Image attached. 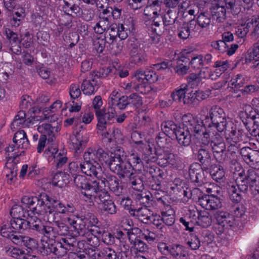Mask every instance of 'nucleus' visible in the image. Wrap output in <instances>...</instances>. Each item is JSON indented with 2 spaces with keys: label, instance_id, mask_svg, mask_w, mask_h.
Masks as SVG:
<instances>
[{
  "label": "nucleus",
  "instance_id": "f8f14e48",
  "mask_svg": "<svg viewBox=\"0 0 259 259\" xmlns=\"http://www.w3.org/2000/svg\"><path fill=\"white\" fill-rule=\"evenodd\" d=\"M152 148L149 147L148 151H147V155H149V157L148 158L147 161L156 160L157 163L161 166H165L168 164L172 163L174 162V155L171 153L169 150H165L164 149H156L155 150V154L156 156V159H155V157L153 156L150 155V154L152 155Z\"/></svg>",
  "mask_w": 259,
  "mask_h": 259
},
{
  "label": "nucleus",
  "instance_id": "2eb2a0df",
  "mask_svg": "<svg viewBox=\"0 0 259 259\" xmlns=\"http://www.w3.org/2000/svg\"><path fill=\"white\" fill-rule=\"evenodd\" d=\"M1 233L4 237L10 239L14 244L30 247V242L33 240L28 236H23L16 232L6 230V225L2 227Z\"/></svg>",
  "mask_w": 259,
  "mask_h": 259
},
{
  "label": "nucleus",
  "instance_id": "69168bd1",
  "mask_svg": "<svg viewBox=\"0 0 259 259\" xmlns=\"http://www.w3.org/2000/svg\"><path fill=\"white\" fill-rule=\"evenodd\" d=\"M210 175L214 180L219 182L223 179L225 176L224 169L220 166H215L211 170Z\"/></svg>",
  "mask_w": 259,
  "mask_h": 259
},
{
  "label": "nucleus",
  "instance_id": "39448f33",
  "mask_svg": "<svg viewBox=\"0 0 259 259\" xmlns=\"http://www.w3.org/2000/svg\"><path fill=\"white\" fill-rule=\"evenodd\" d=\"M206 118L210 120L208 126L215 127L219 132H223L227 127L233 125L232 122L227 121L224 110L217 105L211 107Z\"/></svg>",
  "mask_w": 259,
  "mask_h": 259
},
{
  "label": "nucleus",
  "instance_id": "09e8293b",
  "mask_svg": "<svg viewBox=\"0 0 259 259\" xmlns=\"http://www.w3.org/2000/svg\"><path fill=\"white\" fill-rule=\"evenodd\" d=\"M101 210L106 213L114 214L117 212V208L114 202L110 199L103 203L100 204Z\"/></svg>",
  "mask_w": 259,
  "mask_h": 259
},
{
  "label": "nucleus",
  "instance_id": "ddd939ff",
  "mask_svg": "<svg viewBox=\"0 0 259 259\" xmlns=\"http://www.w3.org/2000/svg\"><path fill=\"white\" fill-rule=\"evenodd\" d=\"M98 180L100 181V183L104 187L106 186V184L111 191L117 196L121 195L123 190L122 186L119 183V180L115 176L111 175H106V177L103 176H98L97 175Z\"/></svg>",
  "mask_w": 259,
  "mask_h": 259
},
{
  "label": "nucleus",
  "instance_id": "774afa93",
  "mask_svg": "<svg viewBox=\"0 0 259 259\" xmlns=\"http://www.w3.org/2000/svg\"><path fill=\"white\" fill-rule=\"evenodd\" d=\"M235 184L239 189V191L243 193L247 192L248 186H249L248 182L244 178H241V177L237 179Z\"/></svg>",
  "mask_w": 259,
  "mask_h": 259
},
{
  "label": "nucleus",
  "instance_id": "49530a36",
  "mask_svg": "<svg viewBox=\"0 0 259 259\" xmlns=\"http://www.w3.org/2000/svg\"><path fill=\"white\" fill-rule=\"evenodd\" d=\"M230 199L236 202H239L241 199V194L235 184L229 185L228 187Z\"/></svg>",
  "mask_w": 259,
  "mask_h": 259
},
{
  "label": "nucleus",
  "instance_id": "f704fd0d",
  "mask_svg": "<svg viewBox=\"0 0 259 259\" xmlns=\"http://www.w3.org/2000/svg\"><path fill=\"white\" fill-rule=\"evenodd\" d=\"M201 134H202V137L201 138L200 146H203L204 147H207L209 144L211 145L212 141L215 139V134L210 131H207L204 127L202 132L200 133V134L196 137L198 138L199 136L201 135Z\"/></svg>",
  "mask_w": 259,
  "mask_h": 259
},
{
  "label": "nucleus",
  "instance_id": "412c9836",
  "mask_svg": "<svg viewBox=\"0 0 259 259\" xmlns=\"http://www.w3.org/2000/svg\"><path fill=\"white\" fill-rule=\"evenodd\" d=\"M88 142V139L87 137H83L80 134L78 133L71 137L69 144L70 149L73 150L75 153H80Z\"/></svg>",
  "mask_w": 259,
  "mask_h": 259
},
{
  "label": "nucleus",
  "instance_id": "0eeeda50",
  "mask_svg": "<svg viewBox=\"0 0 259 259\" xmlns=\"http://www.w3.org/2000/svg\"><path fill=\"white\" fill-rule=\"evenodd\" d=\"M73 178L74 183L78 188L81 189V194L84 196H93L95 190L99 187L98 179L93 181H89L85 176L77 175Z\"/></svg>",
  "mask_w": 259,
  "mask_h": 259
},
{
  "label": "nucleus",
  "instance_id": "0e129e2a",
  "mask_svg": "<svg viewBox=\"0 0 259 259\" xmlns=\"http://www.w3.org/2000/svg\"><path fill=\"white\" fill-rule=\"evenodd\" d=\"M248 23H250V27L252 26L253 27L251 34V38L256 40L259 38V17L252 18Z\"/></svg>",
  "mask_w": 259,
  "mask_h": 259
},
{
  "label": "nucleus",
  "instance_id": "052dcab7",
  "mask_svg": "<svg viewBox=\"0 0 259 259\" xmlns=\"http://www.w3.org/2000/svg\"><path fill=\"white\" fill-rule=\"evenodd\" d=\"M151 223L162 232L165 233L166 231V228L164 225L161 216L153 214L150 221V223Z\"/></svg>",
  "mask_w": 259,
  "mask_h": 259
},
{
  "label": "nucleus",
  "instance_id": "9d476101",
  "mask_svg": "<svg viewBox=\"0 0 259 259\" xmlns=\"http://www.w3.org/2000/svg\"><path fill=\"white\" fill-rule=\"evenodd\" d=\"M77 243L74 237L61 238L60 241L55 243L51 252L59 256H64L68 251L73 250Z\"/></svg>",
  "mask_w": 259,
  "mask_h": 259
},
{
  "label": "nucleus",
  "instance_id": "bf43d9fd",
  "mask_svg": "<svg viewBox=\"0 0 259 259\" xmlns=\"http://www.w3.org/2000/svg\"><path fill=\"white\" fill-rule=\"evenodd\" d=\"M129 105H132L136 108L142 106L143 104L142 98L137 93H132L127 96Z\"/></svg>",
  "mask_w": 259,
  "mask_h": 259
},
{
  "label": "nucleus",
  "instance_id": "20e7f679",
  "mask_svg": "<svg viewBox=\"0 0 259 259\" xmlns=\"http://www.w3.org/2000/svg\"><path fill=\"white\" fill-rule=\"evenodd\" d=\"M186 122V127L179 126L175 132L176 139L180 145L188 146L191 143V135L198 136L203 130V122L191 115L186 116L183 118Z\"/></svg>",
  "mask_w": 259,
  "mask_h": 259
},
{
  "label": "nucleus",
  "instance_id": "680f3d73",
  "mask_svg": "<svg viewBox=\"0 0 259 259\" xmlns=\"http://www.w3.org/2000/svg\"><path fill=\"white\" fill-rule=\"evenodd\" d=\"M101 257L103 259H118L117 253L111 247H105L101 250Z\"/></svg>",
  "mask_w": 259,
  "mask_h": 259
},
{
  "label": "nucleus",
  "instance_id": "c756f323",
  "mask_svg": "<svg viewBox=\"0 0 259 259\" xmlns=\"http://www.w3.org/2000/svg\"><path fill=\"white\" fill-rule=\"evenodd\" d=\"M14 159L12 158V156L9 157L7 162L6 163V177L8 180L13 181L14 178L17 175V171L18 170L17 164L14 161Z\"/></svg>",
  "mask_w": 259,
  "mask_h": 259
},
{
  "label": "nucleus",
  "instance_id": "7ed1b4c3",
  "mask_svg": "<svg viewBox=\"0 0 259 259\" xmlns=\"http://www.w3.org/2000/svg\"><path fill=\"white\" fill-rule=\"evenodd\" d=\"M69 212L67 218L69 224L75 229L74 235L84 236L89 232L94 234H101L100 222L96 216L92 213H87L84 216L71 215Z\"/></svg>",
  "mask_w": 259,
  "mask_h": 259
},
{
  "label": "nucleus",
  "instance_id": "1a4fd4ad",
  "mask_svg": "<svg viewBox=\"0 0 259 259\" xmlns=\"http://www.w3.org/2000/svg\"><path fill=\"white\" fill-rule=\"evenodd\" d=\"M116 114L115 109L113 108H108L106 112L103 110L97 111L96 115L98 120L97 125L98 130L103 131L106 130L114 121Z\"/></svg>",
  "mask_w": 259,
  "mask_h": 259
},
{
  "label": "nucleus",
  "instance_id": "cd10ccee",
  "mask_svg": "<svg viewBox=\"0 0 259 259\" xmlns=\"http://www.w3.org/2000/svg\"><path fill=\"white\" fill-rule=\"evenodd\" d=\"M215 218L217 222L222 225L232 227L234 225V217L226 211H218L215 214Z\"/></svg>",
  "mask_w": 259,
  "mask_h": 259
},
{
  "label": "nucleus",
  "instance_id": "393cba45",
  "mask_svg": "<svg viewBox=\"0 0 259 259\" xmlns=\"http://www.w3.org/2000/svg\"><path fill=\"white\" fill-rule=\"evenodd\" d=\"M145 170L149 173L155 181V186L152 185L153 189L158 190L160 188L161 179H162L163 172L156 165L148 166L146 167Z\"/></svg>",
  "mask_w": 259,
  "mask_h": 259
},
{
  "label": "nucleus",
  "instance_id": "8fccbe9b",
  "mask_svg": "<svg viewBox=\"0 0 259 259\" xmlns=\"http://www.w3.org/2000/svg\"><path fill=\"white\" fill-rule=\"evenodd\" d=\"M225 8L233 15H237L241 11L240 4L236 3V0H224Z\"/></svg>",
  "mask_w": 259,
  "mask_h": 259
},
{
  "label": "nucleus",
  "instance_id": "aec40b11",
  "mask_svg": "<svg viewBox=\"0 0 259 259\" xmlns=\"http://www.w3.org/2000/svg\"><path fill=\"white\" fill-rule=\"evenodd\" d=\"M161 19L166 33L170 35H172L175 33V30L172 29V25L176 23L177 19L176 12L168 10L164 16H161Z\"/></svg>",
  "mask_w": 259,
  "mask_h": 259
},
{
  "label": "nucleus",
  "instance_id": "603ef678",
  "mask_svg": "<svg viewBox=\"0 0 259 259\" xmlns=\"http://www.w3.org/2000/svg\"><path fill=\"white\" fill-rule=\"evenodd\" d=\"M245 162L252 167H259V151L253 150Z\"/></svg>",
  "mask_w": 259,
  "mask_h": 259
},
{
  "label": "nucleus",
  "instance_id": "4d7b16f0",
  "mask_svg": "<svg viewBox=\"0 0 259 259\" xmlns=\"http://www.w3.org/2000/svg\"><path fill=\"white\" fill-rule=\"evenodd\" d=\"M230 82L232 85V88L239 89L245 83V78L241 74H238L235 75L230 80Z\"/></svg>",
  "mask_w": 259,
  "mask_h": 259
},
{
  "label": "nucleus",
  "instance_id": "f257e3e1",
  "mask_svg": "<svg viewBox=\"0 0 259 259\" xmlns=\"http://www.w3.org/2000/svg\"><path fill=\"white\" fill-rule=\"evenodd\" d=\"M21 202L34 214H53L55 220L57 219L59 214H68L74 212L75 208L72 205L65 206L60 201L53 198L46 194L37 196H24Z\"/></svg>",
  "mask_w": 259,
  "mask_h": 259
},
{
  "label": "nucleus",
  "instance_id": "a19ab883",
  "mask_svg": "<svg viewBox=\"0 0 259 259\" xmlns=\"http://www.w3.org/2000/svg\"><path fill=\"white\" fill-rule=\"evenodd\" d=\"M127 234L129 240L131 243L133 242V245L138 251L144 252L147 249V245L143 241L136 238L134 240H133V238L135 237L133 233L128 230Z\"/></svg>",
  "mask_w": 259,
  "mask_h": 259
},
{
  "label": "nucleus",
  "instance_id": "9b49d317",
  "mask_svg": "<svg viewBox=\"0 0 259 259\" xmlns=\"http://www.w3.org/2000/svg\"><path fill=\"white\" fill-rule=\"evenodd\" d=\"M125 155L122 149L117 148L114 152H112L109 156L108 154V158L103 161V164L109 168L111 171L115 173L120 169V165L123 160H125Z\"/></svg>",
  "mask_w": 259,
  "mask_h": 259
},
{
  "label": "nucleus",
  "instance_id": "58836bf2",
  "mask_svg": "<svg viewBox=\"0 0 259 259\" xmlns=\"http://www.w3.org/2000/svg\"><path fill=\"white\" fill-rule=\"evenodd\" d=\"M111 69L109 67L106 68H102L98 71H94L90 74V78L95 85L98 84V78H104L106 77L111 72Z\"/></svg>",
  "mask_w": 259,
  "mask_h": 259
},
{
  "label": "nucleus",
  "instance_id": "5fc2aeb1",
  "mask_svg": "<svg viewBox=\"0 0 259 259\" xmlns=\"http://www.w3.org/2000/svg\"><path fill=\"white\" fill-rule=\"evenodd\" d=\"M153 23L151 24L152 29L157 34H162L164 32H166L165 29L163 25L161 24V17H153Z\"/></svg>",
  "mask_w": 259,
  "mask_h": 259
},
{
  "label": "nucleus",
  "instance_id": "4468645a",
  "mask_svg": "<svg viewBox=\"0 0 259 259\" xmlns=\"http://www.w3.org/2000/svg\"><path fill=\"white\" fill-rule=\"evenodd\" d=\"M198 202L203 208L209 210L218 209L222 205L221 198L214 194L202 195L199 197Z\"/></svg>",
  "mask_w": 259,
  "mask_h": 259
},
{
  "label": "nucleus",
  "instance_id": "6e6552de",
  "mask_svg": "<svg viewBox=\"0 0 259 259\" xmlns=\"http://www.w3.org/2000/svg\"><path fill=\"white\" fill-rule=\"evenodd\" d=\"M224 131L228 135L226 140L230 143L229 151H232L231 155L235 154V151L239 148L238 143L242 141V133L237 130L236 125L234 124L227 127Z\"/></svg>",
  "mask_w": 259,
  "mask_h": 259
},
{
  "label": "nucleus",
  "instance_id": "e2e57ef3",
  "mask_svg": "<svg viewBox=\"0 0 259 259\" xmlns=\"http://www.w3.org/2000/svg\"><path fill=\"white\" fill-rule=\"evenodd\" d=\"M26 114L23 110H21L18 112L17 115L15 117L11 125L14 128L20 126L25 124Z\"/></svg>",
  "mask_w": 259,
  "mask_h": 259
},
{
  "label": "nucleus",
  "instance_id": "c85d7f7f",
  "mask_svg": "<svg viewBox=\"0 0 259 259\" xmlns=\"http://www.w3.org/2000/svg\"><path fill=\"white\" fill-rule=\"evenodd\" d=\"M197 159L203 166H209L211 160V153L209 149L203 146H200L197 152Z\"/></svg>",
  "mask_w": 259,
  "mask_h": 259
},
{
  "label": "nucleus",
  "instance_id": "a878e982",
  "mask_svg": "<svg viewBox=\"0 0 259 259\" xmlns=\"http://www.w3.org/2000/svg\"><path fill=\"white\" fill-rule=\"evenodd\" d=\"M97 183H98L99 187H98L97 189L94 190L95 192L94 194H92L93 196H87L86 197L91 200L94 198L97 200L100 201L101 204L109 200L110 195L108 192L103 189L104 187L100 184L99 180L97 181Z\"/></svg>",
  "mask_w": 259,
  "mask_h": 259
},
{
  "label": "nucleus",
  "instance_id": "13d9d810",
  "mask_svg": "<svg viewBox=\"0 0 259 259\" xmlns=\"http://www.w3.org/2000/svg\"><path fill=\"white\" fill-rule=\"evenodd\" d=\"M163 223L167 226L172 225L175 222L174 212L172 209L161 212Z\"/></svg>",
  "mask_w": 259,
  "mask_h": 259
},
{
  "label": "nucleus",
  "instance_id": "4c0bfd02",
  "mask_svg": "<svg viewBox=\"0 0 259 259\" xmlns=\"http://www.w3.org/2000/svg\"><path fill=\"white\" fill-rule=\"evenodd\" d=\"M24 206L19 204L14 205L10 211V214L13 218H25L29 216V211L24 209Z\"/></svg>",
  "mask_w": 259,
  "mask_h": 259
},
{
  "label": "nucleus",
  "instance_id": "473e14b6",
  "mask_svg": "<svg viewBox=\"0 0 259 259\" xmlns=\"http://www.w3.org/2000/svg\"><path fill=\"white\" fill-rule=\"evenodd\" d=\"M245 108L247 118L251 119L253 121L254 126H256L253 131V132L255 133L256 130H259V112L256 110H253L249 105H246Z\"/></svg>",
  "mask_w": 259,
  "mask_h": 259
},
{
  "label": "nucleus",
  "instance_id": "c9c22d12",
  "mask_svg": "<svg viewBox=\"0 0 259 259\" xmlns=\"http://www.w3.org/2000/svg\"><path fill=\"white\" fill-rule=\"evenodd\" d=\"M36 231L39 234L43 235L48 238H55V233L54 231V227L52 226L44 225L41 223L39 226H35Z\"/></svg>",
  "mask_w": 259,
  "mask_h": 259
},
{
  "label": "nucleus",
  "instance_id": "f03ea898",
  "mask_svg": "<svg viewBox=\"0 0 259 259\" xmlns=\"http://www.w3.org/2000/svg\"><path fill=\"white\" fill-rule=\"evenodd\" d=\"M83 158V162L80 163L81 171L87 176L97 177L101 168L99 162L103 164L108 153L100 146H92L84 152Z\"/></svg>",
  "mask_w": 259,
  "mask_h": 259
},
{
  "label": "nucleus",
  "instance_id": "bb28decb",
  "mask_svg": "<svg viewBox=\"0 0 259 259\" xmlns=\"http://www.w3.org/2000/svg\"><path fill=\"white\" fill-rule=\"evenodd\" d=\"M189 91L188 85L187 84H182L179 87L175 89L171 93L170 97L172 100L177 103H183L187 92Z\"/></svg>",
  "mask_w": 259,
  "mask_h": 259
},
{
  "label": "nucleus",
  "instance_id": "e433bc0d",
  "mask_svg": "<svg viewBox=\"0 0 259 259\" xmlns=\"http://www.w3.org/2000/svg\"><path fill=\"white\" fill-rule=\"evenodd\" d=\"M64 5L62 8L64 12L68 15L76 14L79 11V7L75 4L74 0H63Z\"/></svg>",
  "mask_w": 259,
  "mask_h": 259
},
{
  "label": "nucleus",
  "instance_id": "3c124183",
  "mask_svg": "<svg viewBox=\"0 0 259 259\" xmlns=\"http://www.w3.org/2000/svg\"><path fill=\"white\" fill-rule=\"evenodd\" d=\"M239 177L244 178L249 184V185L259 177L254 169H249L246 171L242 170L239 173Z\"/></svg>",
  "mask_w": 259,
  "mask_h": 259
},
{
  "label": "nucleus",
  "instance_id": "338daca9",
  "mask_svg": "<svg viewBox=\"0 0 259 259\" xmlns=\"http://www.w3.org/2000/svg\"><path fill=\"white\" fill-rule=\"evenodd\" d=\"M54 162L55 163V166L57 168H61L65 164H66L68 160V158L64 155L61 154V153L56 154L54 157Z\"/></svg>",
  "mask_w": 259,
  "mask_h": 259
},
{
  "label": "nucleus",
  "instance_id": "6ab92c4d",
  "mask_svg": "<svg viewBox=\"0 0 259 259\" xmlns=\"http://www.w3.org/2000/svg\"><path fill=\"white\" fill-rule=\"evenodd\" d=\"M58 125L53 126L50 123H43L37 127L38 132L45 135L48 139V142L52 143L55 139L56 134L60 131Z\"/></svg>",
  "mask_w": 259,
  "mask_h": 259
},
{
  "label": "nucleus",
  "instance_id": "6e6d98bb",
  "mask_svg": "<svg viewBox=\"0 0 259 259\" xmlns=\"http://www.w3.org/2000/svg\"><path fill=\"white\" fill-rule=\"evenodd\" d=\"M177 34L179 38L182 39H186L191 35L190 32L186 22L179 24L177 28Z\"/></svg>",
  "mask_w": 259,
  "mask_h": 259
},
{
  "label": "nucleus",
  "instance_id": "864d4df0",
  "mask_svg": "<svg viewBox=\"0 0 259 259\" xmlns=\"http://www.w3.org/2000/svg\"><path fill=\"white\" fill-rule=\"evenodd\" d=\"M119 166L120 169H118V171H116L115 174L118 175L120 178H124L126 174L130 173L133 170L132 165L124 160L122 161Z\"/></svg>",
  "mask_w": 259,
  "mask_h": 259
},
{
  "label": "nucleus",
  "instance_id": "2f4dec72",
  "mask_svg": "<svg viewBox=\"0 0 259 259\" xmlns=\"http://www.w3.org/2000/svg\"><path fill=\"white\" fill-rule=\"evenodd\" d=\"M127 161L132 165L133 169L135 171H141L143 167V163L141 155L133 153L130 154L128 158Z\"/></svg>",
  "mask_w": 259,
  "mask_h": 259
},
{
  "label": "nucleus",
  "instance_id": "4be33fe9",
  "mask_svg": "<svg viewBox=\"0 0 259 259\" xmlns=\"http://www.w3.org/2000/svg\"><path fill=\"white\" fill-rule=\"evenodd\" d=\"M58 214V218L57 219L55 220L54 218V222L56 225V227H54V233H55V238L57 237L58 235L60 236H64V238H72L74 237L77 236L78 235H74L75 233V229L73 228V232L70 233V231L69 230V227L67 225L65 224L64 223L61 222L59 221V219L60 218V215ZM54 217V215H53Z\"/></svg>",
  "mask_w": 259,
  "mask_h": 259
},
{
  "label": "nucleus",
  "instance_id": "b1692460",
  "mask_svg": "<svg viewBox=\"0 0 259 259\" xmlns=\"http://www.w3.org/2000/svg\"><path fill=\"white\" fill-rule=\"evenodd\" d=\"M129 213L142 222L145 224L150 223V219L153 215L151 211L147 207L143 206L138 209L130 208Z\"/></svg>",
  "mask_w": 259,
  "mask_h": 259
},
{
  "label": "nucleus",
  "instance_id": "a211bd4d",
  "mask_svg": "<svg viewBox=\"0 0 259 259\" xmlns=\"http://www.w3.org/2000/svg\"><path fill=\"white\" fill-rule=\"evenodd\" d=\"M122 11V10L120 7L107 6L106 9L99 13V18L109 24L111 22L112 18L113 19H119L121 16Z\"/></svg>",
  "mask_w": 259,
  "mask_h": 259
},
{
  "label": "nucleus",
  "instance_id": "37998d69",
  "mask_svg": "<svg viewBox=\"0 0 259 259\" xmlns=\"http://www.w3.org/2000/svg\"><path fill=\"white\" fill-rule=\"evenodd\" d=\"M11 228L16 230H26L28 228L27 220L21 218H13L10 221Z\"/></svg>",
  "mask_w": 259,
  "mask_h": 259
},
{
  "label": "nucleus",
  "instance_id": "79ce46f5",
  "mask_svg": "<svg viewBox=\"0 0 259 259\" xmlns=\"http://www.w3.org/2000/svg\"><path fill=\"white\" fill-rule=\"evenodd\" d=\"M190 59L185 56H181L178 61V64L175 68L176 72L179 75H184L188 72L189 67L183 64L181 62H189Z\"/></svg>",
  "mask_w": 259,
  "mask_h": 259
},
{
  "label": "nucleus",
  "instance_id": "f3484780",
  "mask_svg": "<svg viewBox=\"0 0 259 259\" xmlns=\"http://www.w3.org/2000/svg\"><path fill=\"white\" fill-rule=\"evenodd\" d=\"M190 217L188 219L192 218L196 224L203 228L210 226L212 223V218L209 213L206 211L193 210L190 211Z\"/></svg>",
  "mask_w": 259,
  "mask_h": 259
},
{
  "label": "nucleus",
  "instance_id": "423d86ee",
  "mask_svg": "<svg viewBox=\"0 0 259 259\" xmlns=\"http://www.w3.org/2000/svg\"><path fill=\"white\" fill-rule=\"evenodd\" d=\"M222 40L212 42V47L221 53H226L229 56L233 55L238 48L237 44H230L234 40L233 33L230 31L225 32L222 34Z\"/></svg>",
  "mask_w": 259,
  "mask_h": 259
},
{
  "label": "nucleus",
  "instance_id": "de8ad7c7",
  "mask_svg": "<svg viewBox=\"0 0 259 259\" xmlns=\"http://www.w3.org/2000/svg\"><path fill=\"white\" fill-rule=\"evenodd\" d=\"M95 85L89 76L88 80L85 79L83 80L81 85V89L83 93L85 95H91L94 94Z\"/></svg>",
  "mask_w": 259,
  "mask_h": 259
},
{
  "label": "nucleus",
  "instance_id": "72a5a7b5",
  "mask_svg": "<svg viewBox=\"0 0 259 259\" xmlns=\"http://www.w3.org/2000/svg\"><path fill=\"white\" fill-rule=\"evenodd\" d=\"M213 154L219 152H222L226 149V145L223 138L218 133H215V138L212 141L211 145Z\"/></svg>",
  "mask_w": 259,
  "mask_h": 259
},
{
  "label": "nucleus",
  "instance_id": "7c9ffc66",
  "mask_svg": "<svg viewBox=\"0 0 259 259\" xmlns=\"http://www.w3.org/2000/svg\"><path fill=\"white\" fill-rule=\"evenodd\" d=\"M129 182L135 190L142 191L144 189L143 177L142 176L131 173L129 177Z\"/></svg>",
  "mask_w": 259,
  "mask_h": 259
},
{
  "label": "nucleus",
  "instance_id": "ea45409f",
  "mask_svg": "<svg viewBox=\"0 0 259 259\" xmlns=\"http://www.w3.org/2000/svg\"><path fill=\"white\" fill-rule=\"evenodd\" d=\"M68 177V176L64 172H57L53 177V184L61 188L63 187L69 182Z\"/></svg>",
  "mask_w": 259,
  "mask_h": 259
},
{
  "label": "nucleus",
  "instance_id": "a18cd8bd",
  "mask_svg": "<svg viewBox=\"0 0 259 259\" xmlns=\"http://www.w3.org/2000/svg\"><path fill=\"white\" fill-rule=\"evenodd\" d=\"M197 22L199 26L202 28L208 27L211 22L210 15L206 12L201 11L197 17Z\"/></svg>",
  "mask_w": 259,
  "mask_h": 259
},
{
  "label": "nucleus",
  "instance_id": "dca6fc26",
  "mask_svg": "<svg viewBox=\"0 0 259 259\" xmlns=\"http://www.w3.org/2000/svg\"><path fill=\"white\" fill-rule=\"evenodd\" d=\"M130 62L140 66L147 61L146 54L144 49L140 45L132 46L130 52Z\"/></svg>",
  "mask_w": 259,
  "mask_h": 259
},
{
  "label": "nucleus",
  "instance_id": "5701e85b",
  "mask_svg": "<svg viewBox=\"0 0 259 259\" xmlns=\"http://www.w3.org/2000/svg\"><path fill=\"white\" fill-rule=\"evenodd\" d=\"M211 16L213 21L216 23H224L227 18L226 9L224 5L221 4V2L217 3L211 9Z\"/></svg>",
  "mask_w": 259,
  "mask_h": 259
},
{
  "label": "nucleus",
  "instance_id": "c03bdc74",
  "mask_svg": "<svg viewBox=\"0 0 259 259\" xmlns=\"http://www.w3.org/2000/svg\"><path fill=\"white\" fill-rule=\"evenodd\" d=\"M132 79L140 85V89L144 87V84L146 83L145 70L140 68L135 71L132 75Z\"/></svg>",
  "mask_w": 259,
  "mask_h": 259
}]
</instances>
